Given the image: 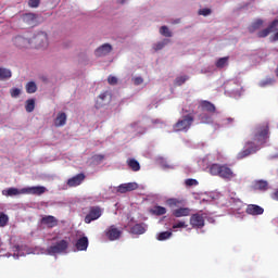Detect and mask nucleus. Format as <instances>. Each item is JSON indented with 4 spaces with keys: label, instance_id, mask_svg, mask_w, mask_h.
<instances>
[{
    "label": "nucleus",
    "instance_id": "5701e85b",
    "mask_svg": "<svg viewBox=\"0 0 278 278\" xmlns=\"http://www.w3.org/2000/svg\"><path fill=\"white\" fill-rule=\"evenodd\" d=\"M54 125L55 127H64V125H66V113H59L56 118L54 119Z\"/></svg>",
    "mask_w": 278,
    "mask_h": 278
},
{
    "label": "nucleus",
    "instance_id": "37998d69",
    "mask_svg": "<svg viewBox=\"0 0 278 278\" xmlns=\"http://www.w3.org/2000/svg\"><path fill=\"white\" fill-rule=\"evenodd\" d=\"M108 83L110 84V86H116L118 84V78H116L115 76H109Z\"/></svg>",
    "mask_w": 278,
    "mask_h": 278
},
{
    "label": "nucleus",
    "instance_id": "c85d7f7f",
    "mask_svg": "<svg viewBox=\"0 0 278 278\" xmlns=\"http://www.w3.org/2000/svg\"><path fill=\"white\" fill-rule=\"evenodd\" d=\"M262 25H264V21L263 20H256L254 23H252V25L249 27V31H251V34H253V31H256V29H260L262 27Z\"/></svg>",
    "mask_w": 278,
    "mask_h": 278
},
{
    "label": "nucleus",
    "instance_id": "49530a36",
    "mask_svg": "<svg viewBox=\"0 0 278 278\" xmlns=\"http://www.w3.org/2000/svg\"><path fill=\"white\" fill-rule=\"evenodd\" d=\"M29 8H38L40 5V0H28Z\"/></svg>",
    "mask_w": 278,
    "mask_h": 278
},
{
    "label": "nucleus",
    "instance_id": "bb28decb",
    "mask_svg": "<svg viewBox=\"0 0 278 278\" xmlns=\"http://www.w3.org/2000/svg\"><path fill=\"white\" fill-rule=\"evenodd\" d=\"M10 77H12V71H10L5 67H0V81L10 79Z\"/></svg>",
    "mask_w": 278,
    "mask_h": 278
},
{
    "label": "nucleus",
    "instance_id": "603ef678",
    "mask_svg": "<svg viewBox=\"0 0 278 278\" xmlns=\"http://www.w3.org/2000/svg\"><path fill=\"white\" fill-rule=\"evenodd\" d=\"M174 200H169V203L173 202Z\"/></svg>",
    "mask_w": 278,
    "mask_h": 278
},
{
    "label": "nucleus",
    "instance_id": "20e7f679",
    "mask_svg": "<svg viewBox=\"0 0 278 278\" xmlns=\"http://www.w3.org/2000/svg\"><path fill=\"white\" fill-rule=\"evenodd\" d=\"M68 250V242L64 239L58 241L53 245L47 249L48 255H60V253H66Z\"/></svg>",
    "mask_w": 278,
    "mask_h": 278
},
{
    "label": "nucleus",
    "instance_id": "8fccbe9b",
    "mask_svg": "<svg viewBox=\"0 0 278 278\" xmlns=\"http://www.w3.org/2000/svg\"><path fill=\"white\" fill-rule=\"evenodd\" d=\"M1 247H3V240L0 237V253H1Z\"/></svg>",
    "mask_w": 278,
    "mask_h": 278
},
{
    "label": "nucleus",
    "instance_id": "f257e3e1",
    "mask_svg": "<svg viewBox=\"0 0 278 278\" xmlns=\"http://www.w3.org/2000/svg\"><path fill=\"white\" fill-rule=\"evenodd\" d=\"M268 125H262L252 130V141H248L245 143V149L241 150L237 154V160H244V157H249V155H253V153H257L260 151V147L262 144H266V140L268 139Z\"/></svg>",
    "mask_w": 278,
    "mask_h": 278
},
{
    "label": "nucleus",
    "instance_id": "2f4dec72",
    "mask_svg": "<svg viewBox=\"0 0 278 278\" xmlns=\"http://www.w3.org/2000/svg\"><path fill=\"white\" fill-rule=\"evenodd\" d=\"M36 109V100L34 99H28L26 101L25 110L26 112L30 113Z\"/></svg>",
    "mask_w": 278,
    "mask_h": 278
},
{
    "label": "nucleus",
    "instance_id": "3c124183",
    "mask_svg": "<svg viewBox=\"0 0 278 278\" xmlns=\"http://www.w3.org/2000/svg\"><path fill=\"white\" fill-rule=\"evenodd\" d=\"M16 251H20L21 247L20 245H15Z\"/></svg>",
    "mask_w": 278,
    "mask_h": 278
},
{
    "label": "nucleus",
    "instance_id": "7c9ffc66",
    "mask_svg": "<svg viewBox=\"0 0 278 278\" xmlns=\"http://www.w3.org/2000/svg\"><path fill=\"white\" fill-rule=\"evenodd\" d=\"M168 42H170L169 39H164L163 41H159L153 45V49L154 51H162V49L168 45Z\"/></svg>",
    "mask_w": 278,
    "mask_h": 278
},
{
    "label": "nucleus",
    "instance_id": "f8f14e48",
    "mask_svg": "<svg viewBox=\"0 0 278 278\" xmlns=\"http://www.w3.org/2000/svg\"><path fill=\"white\" fill-rule=\"evenodd\" d=\"M13 42H14L15 47H17L18 49H29V47L31 45V40H29L23 36H16L13 39Z\"/></svg>",
    "mask_w": 278,
    "mask_h": 278
},
{
    "label": "nucleus",
    "instance_id": "9d476101",
    "mask_svg": "<svg viewBox=\"0 0 278 278\" xmlns=\"http://www.w3.org/2000/svg\"><path fill=\"white\" fill-rule=\"evenodd\" d=\"M278 27V20H274L267 28H264L263 30L257 33V38H266L273 34V31H276Z\"/></svg>",
    "mask_w": 278,
    "mask_h": 278
},
{
    "label": "nucleus",
    "instance_id": "4c0bfd02",
    "mask_svg": "<svg viewBox=\"0 0 278 278\" xmlns=\"http://www.w3.org/2000/svg\"><path fill=\"white\" fill-rule=\"evenodd\" d=\"M186 227H188V224H186L184 220H180L173 224L172 229H186Z\"/></svg>",
    "mask_w": 278,
    "mask_h": 278
},
{
    "label": "nucleus",
    "instance_id": "6e6552de",
    "mask_svg": "<svg viewBox=\"0 0 278 278\" xmlns=\"http://www.w3.org/2000/svg\"><path fill=\"white\" fill-rule=\"evenodd\" d=\"M190 225L193 229H203L205 227V219L203 215L195 213L190 217Z\"/></svg>",
    "mask_w": 278,
    "mask_h": 278
},
{
    "label": "nucleus",
    "instance_id": "de8ad7c7",
    "mask_svg": "<svg viewBox=\"0 0 278 278\" xmlns=\"http://www.w3.org/2000/svg\"><path fill=\"white\" fill-rule=\"evenodd\" d=\"M274 201H278V190L273 193Z\"/></svg>",
    "mask_w": 278,
    "mask_h": 278
},
{
    "label": "nucleus",
    "instance_id": "ddd939ff",
    "mask_svg": "<svg viewBox=\"0 0 278 278\" xmlns=\"http://www.w3.org/2000/svg\"><path fill=\"white\" fill-rule=\"evenodd\" d=\"M134 190H138V184L136 182H126L117 187V192H119L121 194L134 192Z\"/></svg>",
    "mask_w": 278,
    "mask_h": 278
},
{
    "label": "nucleus",
    "instance_id": "4be33fe9",
    "mask_svg": "<svg viewBox=\"0 0 278 278\" xmlns=\"http://www.w3.org/2000/svg\"><path fill=\"white\" fill-rule=\"evenodd\" d=\"M147 231V228H144V224H136L130 228V232L135 236H142Z\"/></svg>",
    "mask_w": 278,
    "mask_h": 278
},
{
    "label": "nucleus",
    "instance_id": "1a4fd4ad",
    "mask_svg": "<svg viewBox=\"0 0 278 278\" xmlns=\"http://www.w3.org/2000/svg\"><path fill=\"white\" fill-rule=\"evenodd\" d=\"M84 181H86V174L80 173L67 179V186L68 188H77V186H81Z\"/></svg>",
    "mask_w": 278,
    "mask_h": 278
},
{
    "label": "nucleus",
    "instance_id": "09e8293b",
    "mask_svg": "<svg viewBox=\"0 0 278 278\" xmlns=\"http://www.w3.org/2000/svg\"><path fill=\"white\" fill-rule=\"evenodd\" d=\"M231 123H233V118L228 117V118L226 119V124L229 125V124H231Z\"/></svg>",
    "mask_w": 278,
    "mask_h": 278
},
{
    "label": "nucleus",
    "instance_id": "f3484780",
    "mask_svg": "<svg viewBox=\"0 0 278 278\" xmlns=\"http://www.w3.org/2000/svg\"><path fill=\"white\" fill-rule=\"evenodd\" d=\"M24 190L25 188L17 189V188L11 187L9 189L3 190L2 194L4 197H18V194H25Z\"/></svg>",
    "mask_w": 278,
    "mask_h": 278
},
{
    "label": "nucleus",
    "instance_id": "6ab92c4d",
    "mask_svg": "<svg viewBox=\"0 0 278 278\" xmlns=\"http://www.w3.org/2000/svg\"><path fill=\"white\" fill-rule=\"evenodd\" d=\"M88 237H81L76 241L75 247L77 251H88Z\"/></svg>",
    "mask_w": 278,
    "mask_h": 278
},
{
    "label": "nucleus",
    "instance_id": "4468645a",
    "mask_svg": "<svg viewBox=\"0 0 278 278\" xmlns=\"http://www.w3.org/2000/svg\"><path fill=\"white\" fill-rule=\"evenodd\" d=\"M41 225L48 227V229H53V227H58V218L53 215H46L40 220Z\"/></svg>",
    "mask_w": 278,
    "mask_h": 278
},
{
    "label": "nucleus",
    "instance_id": "c9c22d12",
    "mask_svg": "<svg viewBox=\"0 0 278 278\" xmlns=\"http://www.w3.org/2000/svg\"><path fill=\"white\" fill-rule=\"evenodd\" d=\"M10 222V217L5 215V213L0 214V227H5L8 223Z\"/></svg>",
    "mask_w": 278,
    "mask_h": 278
},
{
    "label": "nucleus",
    "instance_id": "423d86ee",
    "mask_svg": "<svg viewBox=\"0 0 278 278\" xmlns=\"http://www.w3.org/2000/svg\"><path fill=\"white\" fill-rule=\"evenodd\" d=\"M103 214V211H101V207L99 206H91L89 208V213L85 216V223L87 225H90L92 220H99Z\"/></svg>",
    "mask_w": 278,
    "mask_h": 278
},
{
    "label": "nucleus",
    "instance_id": "c756f323",
    "mask_svg": "<svg viewBox=\"0 0 278 278\" xmlns=\"http://www.w3.org/2000/svg\"><path fill=\"white\" fill-rule=\"evenodd\" d=\"M255 190H268V182L266 180H258L254 184Z\"/></svg>",
    "mask_w": 278,
    "mask_h": 278
},
{
    "label": "nucleus",
    "instance_id": "cd10ccee",
    "mask_svg": "<svg viewBox=\"0 0 278 278\" xmlns=\"http://www.w3.org/2000/svg\"><path fill=\"white\" fill-rule=\"evenodd\" d=\"M127 165L129 166V168H131V170H134L135 173H138V170H140V163L136 160V159H129L127 161Z\"/></svg>",
    "mask_w": 278,
    "mask_h": 278
},
{
    "label": "nucleus",
    "instance_id": "7ed1b4c3",
    "mask_svg": "<svg viewBox=\"0 0 278 278\" xmlns=\"http://www.w3.org/2000/svg\"><path fill=\"white\" fill-rule=\"evenodd\" d=\"M192 123H194V115L187 114L174 124L173 129L174 131H188L192 127Z\"/></svg>",
    "mask_w": 278,
    "mask_h": 278
},
{
    "label": "nucleus",
    "instance_id": "e433bc0d",
    "mask_svg": "<svg viewBox=\"0 0 278 278\" xmlns=\"http://www.w3.org/2000/svg\"><path fill=\"white\" fill-rule=\"evenodd\" d=\"M275 84L274 78H266L260 83L261 88H266V86H273Z\"/></svg>",
    "mask_w": 278,
    "mask_h": 278
},
{
    "label": "nucleus",
    "instance_id": "79ce46f5",
    "mask_svg": "<svg viewBox=\"0 0 278 278\" xmlns=\"http://www.w3.org/2000/svg\"><path fill=\"white\" fill-rule=\"evenodd\" d=\"M186 186L192 187V186H199V181L197 179L188 178L185 181Z\"/></svg>",
    "mask_w": 278,
    "mask_h": 278
},
{
    "label": "nucleus",
    "instance_id": "f03ea898",
    "mask_svg": "<svg viewBox=\"0 0 278 278\" xmlns=\"http://www.w3.org/2000/svg\"><path fill=\"white\" fill-rule=\"evenodd\" d=\"M208 170L213 177H220V179H225L226 181H231L236 177V173L227 164L213 163L208 167Z\"/></svg>",
    "mask_w": 278,
    "mask_h": 278
},
{
    "label": "nucleus",
    "instance_id": "aec40b11",
    "mask_svg": "<svg viewBox=\"0 0 278 278\" xmlns=\"http://www.w3.org/2000/svg\"><path fill=\"white\" fill-rule=\"evenodd\" d=\"M23 23H26V25H30L34 27L36 25V14L34 13H26L22 16Z\"/></svg>",
    "mask_w": 278,
    "mask_h": 278
},
{
    "label": "nucleus",
    "instance_id": "f704fd0d",
    "mask_svg": "<svg viewBox=\"0 0 278 278\" xmlns=\"http://www.w3.org/2000/svg\"><path fill=\"white\" fill-rule=\"evenodd\" d=\"M160 35L165 36V38H173V33L168 29V26H162L160 28Z\"/></svg>",
    "mask_w": 278,
    "mask_h": 278
},
{
    "label": "nucleus",
    "instance_id": "473e14b6",
    "mask_svg": "<svg viewBox=\"0 0 278 278\" xmlns=\"http://www.w3.org/2000/svg\"><path fill=\"white\" fill-rule=\"evenodd\" d=\"M36 90H38V86H36V83H34V81L27 83L26 92L28 94H34V92H36Z\"/></svg>",
    "mask_w": 278,
    "mask_h": 278
},
{
    "label": "nucleus",
    "instance_id": "c03bdc74",
    "mask_svg": "<svg viewBox=\"0 0 278 278\" xmlns=\"http://www.w3.org/2000/svg\"><path fill=\"white\" fill-rule=\"evenodd\" d=\"M132 81H134V85H135V86H140V85L144 84V79H143L142 77H140V76L135 77V78L132 79Z\"/></svg>",
    "mask_w": 278,
    "mask_h": 278
},
{
    "label": "nucleus",
    "instance_id": "0eeeda50",
    "mask_svg": "<svg viewBox=\"0 0 278 278\" xmlns=\"http://www.w3.org/2000/svg\"><path fill=\"white\" fill-rule=\"evenodd\" d=\"M105 236L108 240L114 242V240H119L123 236V230L116 228V226L112 225L105 230Z\"/></svg>",
    "mask_w": 278,
    "mask_h": 278
},
{
    "label": "nucleus",
    "instance_id": "a18cd8bd",
    "mask_svg": "<svg viewBox=\"0 0 278 278\" xmlns=\"http://www.w3.org/2000/svg\"><path fill=\"white\" fill-rule=\"evenodd\" d=\"M10 93H11V97H12L13 99H16V97H18V94H21V89H18V88H13V89H11Z\"/></svg>",
    "mask_w": 278,
    "mask_h": 278
},
{
    "label": "nucleus",
    "instance_id": "a19ab883",
    "mask_svg": "<svg viewBox=\"0 0 278 278\" xmlns=\"http://www.w3.org/2000/svg\"><path fill=\"white\" fill-rule=\"evenodd\" d=\"M198 14L200 16H210V14H212V10L211 9H201Z\"/></svg>",
    "mask_w": 278,
    "mask_h": 278
},
{
    "label": "nucleus",
    "instance_id": "a878e982",
    "mask_svg": "<svg viewBox=\"0 0 278 278\" xmlns=\"http://www.w3.org/2000/svg\"><path fill=\"white\" fill-rule=\"evenodd\" d=\"M216 68H225L229 66V56L219 58L215 63Z\"/></svg>",
    "mask_w": 278,
    "mask_h": 278
},
{
    "label": "nucleus",
    "instance_id": "a211bd4d",
    "mask_svg": "<svg viewBox=\"0 0 278 278\" xmlns=\"http://www.w3.org/2000/svg\"><path fill=\"white\" fill-rule=\"evenodd\" d=\"M191 210L189 207H179L172 212L175 218H184L185 216H190Z\"/></svg>",
    "mask_w": 278,
    "mask_h": 278
},
{
    "label": "nucleus",
    "instance_id": "b1692460",
    "mask_svg": "<svg viewBox=\"0 0 278 278\" xmlns=\"http://www.w3.org/2000/svg\"><path fill=\"white\" fill-rule=\"evenodd\" d=\"M150 214H153V216H164V214H166V207L154 205L152 208H150Z\"/></svg>",
    "mask_w": 278,
    "mask_h": 278
},
{
    "label": "nucleus",
    "instance_id": "72a5a7b5",
    "mask_svg": "<svg viewBox=\"0 0 278 278\" xmlns=\"http://www.w3.org/2000/svg\"><path fill=\"white\" fill-rule=\"evenodd\" d=\"M173 237V231H163V232H160L159 236H157V240L160 242L164 241V240H168L169 238Z\"/></svg>",
    "mask_w": 278,
    "mask_h": 278
},
{
    "label": "nucleus",
    "instance_id": "2eb2a0df",
    "mask_svg": "<svg viewBox=\"0 0 278 278\" xmlns=\"http://www.w3.org/2000/svg\"><path fill=\"white\" fill-rule=\"evenodd\" d=\"M94 53L97 58H103L105 55H109V53H112V45L104 43L100 46Z\"/></svg>",
    "mask_w": 278,
    "mask_h": 278
},
{
    "label": "nucleus",
    "instance_id": "58836bf2",
    "mask_svg": "<svg viewBox=\"0 0 278 278\" xmlns=\"http://www.w3.org/2000/svg\"><path fill=\"white\" fill-rule=\"evenodd\" d=\"M189 77L188 76H180V77H177L175 79V85L176 86H184V84H186V81H188Z\"/></svg>",
    "mask_w": 278,
    "mask_h": 278
},
{
    "label": "nucleus",
    "instance_id": "ea45409f",
    "mask_svg": "<svg viewBox=\"0 0 278 278\" xmlns=\"http://www.w3.org/2000/svg\"><path fill=\"white\" fill-rule=\"evenodd\" d=\"M92 160H93V162H94L96 164H101V161H102V160H105V155H103V154H94V155L92 156Z\"/></svg>",
    "mask_w": 278,
    "mask_h": 278
},
{
    "label": "nucleus",
    "instance_id": "412c9836",
    "mask_svg": "<svg viewBox=\"0 0 278 278\" xmlns=\"http://www.w3.org/2000/svg\"><path fill=\"white\" fill-rule=\"evenodd\" d=\"M110 103V100H108V92L101 93L96 102V108H103L104 105H108Z\"/></svg>",
    "mask_w": 278,
    "mask_h": 278
},
{
    "label": "nucleus",
    "instance_id": "393cba45",
    "mask_svg": "<svg viewBox=\"0 0 278 278\" xmlns=\"http://www.w3.org/2000/svg\"><path fill=\"white\" fill-rule=\"evenodd\" d=\"M201 108L202 110H205L206 112H210L211 114H214V112H216V106L210 102V101H202L201 102Z\"/></svg>",
    "mask_w": 278,
    "mask_h": 278
},
{
    "label": "nucleus",
    "instance_id": "9b49d317",
    "mask_svg": "<svg viewBox=\"0 0 278 278\" xmlns=\"http://www.w3.org/2000/svg\"><path fill=\"white\" fill-rule=\"evenodd\" d=\"M24 194H35L36 197H41V194H45L47 192V188L43 186H37V187H26L24 188Z\"/></svg>",
    "mask_w": 278,
    "mask_h": 278
},
{
    "label": "nucleus",
    "instance_id": "39448f33",
    "mask_svg": "<svg viewBox=\"0 0 278 278\" xmlns=\"http://www.w3.org/2000/svg\"><path fill=\"white\" fill-rule=\"evenodd\" d=\"M34 43L37 49H45L49 46V37L47 36V33H38L35 35V37L30 40V43Z\"/></svg>",
    "mask_w": 278,
    "mask_h": 278
},
{
    "label": "nucleus",
    "instance_id": "dca6fc26",
    "mask_svg": "<svg viewBox=\"0 0 278 278\" xmlns=\"http://www.w3.org/2000/svg\"><path fill=\"white\" fill-rule=\"evenodd\" d=\"M245 212L250 214V216H261V214H264V208L257 204H250Z\"/></svg>",
    "mask_w": 278,
    "mask_h": 278
}]
</instances>
